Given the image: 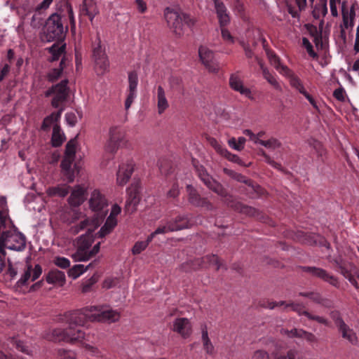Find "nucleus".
<instances>
[{
  "mask_svg": "<svg viewBox=\"0 0 359 359\" xmlns=\"http://www.w3.org/2000/svg\"><path fill=\"white\" fill-rule=\"evenodd\" d=\"M291 306L292 307V310L297 311L300 316H304L306 318H308L309 320H313L317 321L319 323H321V324H323L325 325H329V321L327 320V319L325 318L324 317H322L320 316H316V315H313L306 311H304L302 312L301 309L299 308V306L297 304H292Z\"/></svg>",
  "mask_w": 359,
  "mask_h": 359,
  "instance_id": "nucleus-31",
  "label": "nucleus"
},
{
  "mask_svg": "<svg viewBox=\"0 0 359 359\" xmlns=\"http://www.w3.org/2000/svg\"><path fill=\"white\" fill-rule=\"evenodd\" d=\"M332 318L334 320L335 324L339 328L342 337L348 340L352 344H356L358 338L354 331L344 322L337 313H333Z\"/></svg>",
  "mask_w": 359,
  "mask_h": 359,
  "instance_id": "nucleus-15",
  "label": "nucleus"
},
{
  "mask_svg": "<svg viewBox=\"0 0 359 359\" xmlns=\"http://www.w3.org/2000/svg\"><path fill=\"white\" fill-rule=\"evenodd\" d=\"M202 341L205 351L208 353H211L213 351V346L208 337V330L205 326L202 328Z\"/></svg>",
  "mask_w": 359,
  "mask_h": 359,
  "instance_id": "nucleus-42",
  "label": "nucleus"
},
{
  "mask_svg": "<svg viewBox=\"0 0 359 359\" xmlns=\"http://www.w3.org/2000/svg\"><path fill=\"white\" fill-rule=\"evenodd\" d=\"M95 283V279L93 277H91L86 282L83 283L82 285V292L86 293L90 290L92 285Z\"/></svg>",
  "mask_w": 359,
  "mask_h": 359,
  "instance_id": "nucleus-61",
  "label": "nucleus"
},
{
  "mask_svg": "<svg viewBox=\"0 0 359 359\" xmlns=\"http://www.w3.org/2000/svg\"><path fill=\"white\" fill-rule=\"evenodd\" d=\"M283 76L289 79L290 85L301 94L305 93L306 89L299 78L297 77L288 67H283Z\"/></svg>",
  "mask_w": 359,
  "mask_h": 359,
  "instance_id": "nucleus-26",
  "label": "nucleus"
},
{
  "mask_svg": "<svg viewBox=\"0 0 359 359\" xmlns=\"http://www.w3.org/2000/svg\"><path fill=\"white\" fill-rule=\"evenodd\" d=\"M85 230V234L81 235L74 241L76 251L72 255L74 262H86L94 257L100 250V243H97L92 247L93 243V233L94 231Z\"/></svg>",
  "mask_w": 359,
  "mask_h": 359,
  "instance_id": "nucleus-4",
  "label": "nucleus"
},
{
  "mask_svg": "<svg viewBox=\"0 0 359 359\" xmlns=\"http://www.w3.org/2000/svg\"><path fill=\"white\" fill-rule=\"evenodd\" d=\"M109 137L114 140L121 147L126 145L128 141L126 139L125 132L119 127L114 126L109 130Z\"/></svg>",
  "mask_w": 359,
  "mask_h": 359,
  "instance_id": "nucleus-27",
  "label": "nucleus"
},
{
  "mask_svg": "<svg viewBox=\"0 0 359 359\" xmlns=\"http://www.w3.org/2000/svg\"><path fill=\"white\" fill-rule=\"evenodd\" d=\"M60 15L54 13L51 15L46 21L44 32L46 34L48 41L62 38L65 30Z\"/></svg>",
  "mask_w": 359,
  "mask_h": 359,
  "instance_id": "nucleus-8",
  "label": "nucleus"
},
{
  "mask_svg": "<svg viewBox=\"0 0 359 359\" xmlns=\"http://www.w3.org/2000/svg\"><path fill=\"white\" fill-rule=\"evenodd\" d=\"M87 194V187L83 184H78L74 186L69 197L68 198V203L71 207H79L86 200Z\"/></svg>",
  "mask_w": 359,
  "mask_h": 359,
  "instance_id": "nucleus-14",
  "label": "nucleus"
},
{
  "mask_svg": "<svg viewBox=\"0 0 359 359\" xmlns=\"http://www.w3.org/2000/svg\"><path fill=\"white\" fill-rule=\"evenodd\" d=\"M121 208L118 205L111 207L109 216L107 217L105 224L98 232L100 237H104L109 234L117 224L116 216L121 212Z\"/></svg>",
  "mask_w": 359,
  "mask_h": 359,
  "instance_id": "nucleus-16",
  "label": "nucleus"
},
{
  "mask_svg": "<svg viewBox=\"0 0 359 359\" xmlns=\"http://www.w3.org/2000/svg\"><path fill=\"white\" fill-rule=\"evenodd\" d=\"M232 8L236 15L242 16L244 13L243 4L240 0H234Z\"/></svg>",
  "mask_w": 359,
  "mask_h": 359,
  "instance_id": "nucleus-54",
  "label": "nucleus"
},
{
  "mask_svg": "<svg viewBox=\"0 0 359 359\" xmlns=\"http://www.w3.org/2000/svg\"><path fill=\"white\" fill-rule=\"evenodd\" d=\"M136 9L140 13H144L147 10V3L144 0H135Z\"/></svg>",
  "mask_w": 359,
  "mask_h": 359,
  "instance_id": "nucleus-60",
  "label": "nucleus"
},
{
  "mask_svg": "<svg viewBox=\"0 0 359 359\" xmlns=\"http://www.w3.org/2000/svg\"><path fill=\"white\" fill-rule=\"evenodd\" d=\"M154 100L157 105V111L158 114H163L169 108V102L165 95V90L161 86L156 87V91L153 95Z\"/></svg>",
  "mask_w": 359,
  "mask_h": 359,
  "instance_id": "nucleus-19",
  "label": "nucleus"
},
{
  "mask_svg": "<svg viewBox=\"0 0 359 359\" xmlns=\"http://www.w3.org/2000/svg\"><path fill=\"white\" fill-rule=\"evenodd\" d=\"M252 359H271L270 355L264 350H257L254 352Z\"/></svg>",
  "mask_w": 359,
  "mask_h": 359,
  "instance_id": "nucleus-57",
  "label": "nucleus"
},
{
  "mask_svg": "<svg viewBox=\"0 0 359 359\" xmlns=\"http://www.w3.org/2000/svg\"><path fill=\"white\" fill-rule=\"evenodd\" d=\"M223 156L226 157L229 161L238 163L241 165H245L243 161L236 154H233L230 153L228 150H226V154H224Z\"/></svg>",
  "mask_w": 359,
  "mask_h": 359,
  "instance_id": "nucleus-56",
  "label": "nucleus"
},
{
  "mask_svg": "<svg viewBox=\"0 0 359 359\" xmlns=\"http://www.w3.org/2000/svg\"><path fill=\"white\" fill-rule=\"evenodd\" d=\"M164 17L168 26L179 36L183 35L187 28H192L196 23L195 19L190 15L170 8L165 9Z\"/></svg>",
  "mask_w": 359,
  "mask_h": 359,
  "instance_id": "nucleus-5",
  "label": "nucleus"
},
{
  "mask_svg": "<svg viewBox=\"0 0 359 359\" xmlns=\"http://www.w3.org/2000/svg\"><path fill=\"white\" fill-rule=\"evenodd\" d=\"M135 163L133 161H128L119 165L116 173V183L118 186H124L130 180L134 170Z\"/></svg>",
  "mask_w": 359,
  "mask_h": 359,
  "instance_id": "nucleus-12",
  "label": "nucleus"
},
{
  "mask_svg": "<svg viewBox=\"0 0 359 359\" xmlns=\"http://www.w3.org/2000/svg\"><path fill=\"white\" fill-rule=\"evenodd\" d=\"M302 43H303V46H304V48L306 49L309 55L315 58L317 57V54L314 52L313 49V46L312 44L310 43V41H309L308 39L306 38H303L302 39Z\"/></svg>",
  "mask_w": 359,
  "mask_h": 359,
  "instance_id": "nucleus-55",
  "label": "nucleus"
},
{
  "mask_svg": "<svg viewBox=\"0 0 359 359\" xmlns=\"http://www.w3.org/2000/svg\"><path fill=\"white\" fill-rule=\"evenodd\" d=\"M93 57L97 74H103L108 71L109 62L99 36L96 38L93 45Z\"/></svg>",
  "mask_w": 359,
  "mask_h": 359,
  "instance_id": "nucleus-7",
  "label": "nucleus"
},
{
  "mask_svg": "<svg viewBox=\"0 0 359 359\" xmlns=\"http://www.w3.org/2000/svg\"><path fill=\"white\" fill-rule=\"evenodd\" d=\"M121 146L109 137L104 144V151L107 153L114 154Z\"/></svg>",
  "mask_w": 359,
  "mask_h": 359,
  "instance_id": "nucleus-45",
  "label": "nucleus"
},
{
  "mask_svg": "<svg viewBox=\"0 0 359 359\" xmlns=\"http://www.w3.org/2000/svg\"><path fill=\"white\" fill-rule=\"evenodd\" d=\"M76 151V141L75 140H71L66 145L65 153L64 158H71V160H75V154Z\"/></svg>",
  "mask_w": 359,
  "mask_h": 359,
  "instance_id": "nucleus-39",
  "label": "nucleus"
},
{
  "mask_svg": "<svg viewBox=\"0 0 359 359\" xmlns=\"http://www.w3.org/2000/svg\"><path fill=\"white\" fill-rule=\"evenodd\" d=\"M10 69V65L4 64L1 65L0 70V82L8 74Z\"/></svg>",
  "mask_w": 359,
  "mask_h": 359,
  "instance_id": "nucleus-64",
  "label": "nucleus"
},
{
  "mask_svg": "<svg viewBox=\"0 0 359 359\" xmlns=\"http://www.w3.org/2000/svg\"><path fill=\"white\" fill-rule=\"evenodd\" d=\"M282 332L287 334L289 337H299L304 339L309 343H314L317 341V338L313 333L306 332L302 329H292L290 331L284 330Z\"/></svg>",
  "mask_w": 359,
  "mask_h": 359,
  "instance_id": "nucleus-24",
  "label": "nucleus"
},
{
  "mask_svg": "<svg viewBox=\"0 0 359 359\" xmlns=\"http://www.w3.org/2000/svg\"><path fill=\"white\" fill-rule=\"evenodd\" d=\"M65 140V135L60 128L55 123L53 126L52 144L54 147L60 146Z\"/></svg>",
  "mask_w": 359,
  "mask_h": 359,
  "instance_id": "nucleus-35",
  "label": "nucleus"
},
{
  "mask_svg": "<svg viewBox=\"0 0 359 359\" xmlns=\"http://www.w3.org/2000/svg\"><path fill=\"white\" fill-rule=\"evenodd\" d=\"M246 140L243 137H239L238 140L232 137L228 140L229 147L236 151H241L243 149Z\"/></svg>",
  "mask_w": 359,
  "mask_h": 359,
  "instance_id": "nucleus-41",
  "label": "nucleus"
},
{
  "mask_svg": "<svg viewBox=\"0 0 359 359\" xmlns=\"http://www.w3.org/2000/svg\"><path fill=\"white\" fill-rule=\"evenodd\" d=\"M220 27L227 26L231 22L229 12L222 0H212Z\"/></svg>",
  "mask_w": 359,
  "mask_h": 359,
  "instance_id": "nucleus-18",
  "label": "nucleus"
},
{
  "mask_svg": "<svg viewBox=\"0 0 359 359\" xmlns=\"http://www.w3.org/2000/svg\"><path fill=\"white\" fill-rule=\"evenodd\" d=\"M203 263L205 266H212L216 270L220 269V262L219 258L216 255H209L203 258Z\"/></svg>",
  "mask_w": 359,
  "mask_h": 359,
  "instance_id": "nucleus-40",
  "label": "nucleus"
},
{
  "mask_svg": "<svg viewBox=\"0 0 359 359\" xmlns=\"http://www.w3.org/2000/svg\"><path fill=\"white\" fill-rule=\"evenodd\" d=\"M63 111V108H60L57 112L52 113L50 116H47L43 122L42 128L46 129L49 128L52 124L57 122L60 118L61 114Z\"/></svg>",
  "mask_w": 359,
  "mask_h": 359,
  "instance_id": "nucleus-36",
  "label": "nucleus"
},
{
  "mask_svg": "<svg viewBox=\"0 0 359 359\" xmlns=\"http://www.w3.org/2000/svg\"><path fill=\"white\" fill-rule=\"evenodd\" d=\"M61 173L65 180L69 183L74 182L75 178V173L74 169L72 167L61 170Z\"/></svg>",
  "mask_w": 359,
  "mask_h": 359,
  "instance_id": "nucleus-48",
  "label": "nucleus"
},
{
  "mask_svg": "<svg viewBox=\"0 0 359 359\" xmlns=\"http://www.w3.org/2000/svg\"><path fill=\"white\" fill-rule=\"evenodd\" d=\"M266 55L269 60L270 64L283 75V67H287L280 62V58L272 51L266 50Z\"/></svg>",
  "mask_w": 359,
  "mask_h": 359,
  "instance_id": "nucleus-34",
  "label": "nucleus"
},
{
  "mask_svg": "<svg viewBox=\"0 0 359 359\" xmlns=\"http://www.w3.org/2000/svg\"><path fill=\"white\" fill-rule=\"evenodd\" d=\"M31 271L32 281L36 280L42 273V269L39 264L36 265L34 269L31 268Z\"/></svg>",
  "mask_w": 359,
  "mask_h": 359,
  "instance_id": "nucleus-63",
  "label": "nucleus"
},
{
  "mask_svg": "<svg viewBox=\"0 0 359 359\" xmlns=\"http://www.w3.org/2000/svg\"><path fill=\"white\" fill-rule=\"evenodd\" d=\"M187 189L189 194V201L192 205L212 209V205L206 198H201L191 185H187Z\"/></svg>",
  "mask_w": 359,
  "mask_h": 359,
  "instance_id": "nucleus-22",
  "label": "nucleus"
},
{
  "mask_svg": "<svg viewBox=\"0 0 359 359\" xmlns=\"http://www.w3.org/2000/svg\"><path fill=\"white\" fill-rule=\"evenodd\" d=\"M327 13V7L326 3H323L315 6L313 11V15L316 19H320L325 17Z\"/></svg>",
  "mask_w": 359,
  "mask_h": 359,
  "instance_id": "nucleus-43",
  "label": "nucleus"
},
{
  "mask_svg": "<svg viewBox=\"0 0 359 359\" xmlns=\"http://www.w3.org/2000/svg\"><path fill=\"white\" fill-rule=\"evenodd\" d=\"M67 81L64 80L61 83L53 86L46 93V96L48 97L53 95L51 104L55 108H59L65 101L67 95L68 89L67 87Z\"/></svg>",
  "mask_w": 359,
  "mask_h": 359,
  "instance_id": "nucleus-9",
  "label": "nucleus"
},
{
  "mask_svg": "<svg viewBox=\"0 0 359 359\" xmlns=\"http://www.w3.org/2000/svg\"><path fill=\"white\" fill-rule=\"evenodd\" d=\"M31 274V266H28L27 269L25 271L24 275L19 280L18 283L21 285H25L29 279L32 280Z\"/></svg>",
  "mask_w": 359,
  "mask_h": 359,
  "instance_id": "nucleus-58",
  "label": "nucleus"
},
{
  "mask_svg": "<svg viewBox=\"0 0 359 359\" xmlns=\"http://www.w3.org/2000/svg\"><path fill=\"white\" fill-rule=\"evenodd\" d=\"M221 35L224 41L228 44H232L234 43V38L232 36L230 32L225 28V27H220Z\"/></svg>",
  "mask_w": 359,
  "mask_h": 359,
  "instance_id": "nucleus-51",
  "label": "nucleus"
},
{
  "mask_svg": "<svg viewBox=\"0 0 359 359\" xmlns=\"http://www.w3.org/2000/svg\"><path fill=\"white\" fill-rule=\"evenodd\" d=\"M87 318L90 322L112 323L119 320L121 311L107 304L90 306L83 308Z\"/></svg>",
  "mask_w": 359,
  "mask_h": 359,
  "instance_id": "nucleus-6",
  "label": "nucleus"
},
{
  "mask_svg": "<svg viewBox=\"0 0 359 359\" xmlns=\"http://www.w3.org/2000/svg\"><path fill=\"white\" fill-rule=\"evenodd\" d=\"M81 12V14L87 15L93 23V19L99 13L97 3L94 0H83Z\"/></svg>",
  "mask_w": 359,
  "mask_h": 359,
  "instance_id": "nucleus-23",
  "label": "nucleus"
},
{
  "mask_svg": "<svg viewBox=\"0 0 359 359\" xmlns=\"http://www.w3.org/2000/svg\"><path fill=\"white\" fill-rule=\"evenodd\" d=\"M53 262L57 267H60L63 269L69 268L71 264L69 259L60 256L55 257L53 259Z\"/></svg>",
  "mask_w": 359,
  "mask_h": 359,
  "instance_id": "nucleus-44",
  "label": "nucleus"
},
{
  "mask_svg": "<svg viewBox=\"0 0 359 359\" xmlns=\"http://www.w3.org/2000/svg\"><path fill=\"white\" fill-rule=\"evenodd\" d=\"M26 247V238L18 231L8 216L6 198L0 197V252L8 249L22 251Z\"/></svg>",
  "mask_w": 359,
  "mask_h": 359,
  "instance_id": "nucleus-1",
  "label": "nucleus"
},
{
  "mask_svg": "<svg viewBox=\"0 0 359 359\" xmlns=\"http://www.w3.org/2000/svg\"><path fill=\"white\" fill-rule=\"evenodd\" d=\"M16 348L20 350V351L26 353V354H30L31 351L29 348V346L25 344L23 341H16Z\"/></svg>",
  "mask_w": 359,
  "mask_h": 359,
  "instance_id": "nucleus-62",
  "label": "nucleus"
},
{
  "mask_svg": "<svg viewBox=\"0 0 359 359\" xmlns=\"http://www.w3.org/2000/svg\"><path fill=\"white\" fill-rule=\"evenodd\" d=\"M65 50V44H53L49 51L52 55L51 61L57 60L60 55L64 53Z\"/></svg>",
  "mask_w": 359,
  "mask_h": 359,
  "instance_id": "nucleus-38",
  "label": "nucleus"
},
{
  "mask_svg": "<svg viewBox=\"0 0 359 359\" xmlns=\"http://www.w3.org/2000/svg\"><path fill=\"white\" fill-rule=\"evenodd\" d=\"M70 187L66 184H57L46 189V194L49 196H58L65 198L69 193Z\"/></svg>",
  "mask_w": 359,
  "mask_h": 359,
  "instance_id": "nucleus-28",
  "label": "nucleus"
},
{
  "mask_svg": "<svg viewBox=\"0 0 359 359\" xmlns=\"http://www.w3.org/2000/svg\"><path fill=\"white\" fill-rule=\"evenodd\" d=\"M138 83L137 74L135 72L128 74V89L125 102V108L128 110L137 97V88Z\"/></svg>",
  "mask_w": 359,
  "mask_h": 359,
  "instance_id": "nucleus-17",
  "label": "nucleus"
},
{
  "mask_svg": "<svg viewBox=\"0 0 359 359\" xmlns=\"http://www.w3.org/2000/svg\"><path fill=\"white\" fill-rule=\"evenodd\" d=\"M63 60L61 61L60 66L58 68L53 69L49 74H48V79L51 81H54L55 80L57 79L59 76L61 75L63 67Z\"/></svg>",
  "mask_w": 359,
  "mask_h": 359,
  "instance_id": "nucleus-49",
  "label": "nucleus"
},
{
  "mask_svg": "<svg viewBox=\"0 0 359 359\" xmlns=\"http://www.w3.org/2000/svg\"><path fill=\"white\" fill-rule=\"evenodd\" d=\"M147 246V243H145L144 241H137L132 248V253L133 255H139L144 251Z\"/></svg>",
  "mask_w": 359,
  "mask_h": 359,
  "instance_id": "nucleus-50",
  "label": "nucleus"
},
{
  "mask_svg": "<svg viewBox=\"0 0 359 359\" xmlns=\"http://www.w3.org/2000/svg\"><path fill=\"white\" fill-rule=\"evenodd\" d=\"M260 145L270 149H275L280 147V143L279 141L273 137L269 139L268 140H262Z\"/></svg>",
  "mask_w": 359,
  "mask_h": 359,
  "instance_id": "nucleus-47",
  "label": "nucleus"
},
{
  "mask_svg": "<svg viewBox=\"0 0 359 359\" xmlns=\"http://www.w3.org/2000/svg\"><path fill=\"white\" fill-rule=\"evenodd\" d=\"M65 274L59 270H53L48 274L46 281L50 284H57L62 286L65 283Z\"/></svg>",
  "mask_w": 359,
  "mask_h": 359,
  "instance_id": "nucleus-30",
  "label": "nucleus"
},
{
  "mask_svg": "<svg viewBox=\"0 0 359 359\" xmlns=\"http://www.w3.org/2000/svg\"><path fill=\"white\" fill-rule=\"evenodd\" d=\"M306 271L310 272L313 276L318 277L322 280L329 283L333 286H338L337 279L332 275H330L326 271L316 267H307Z\"/></svg>",
  "mask_w": 359,
  "mask_h": 359,
  "instance_id": "nucleus-25",
  "label": "nucleus"
},
{
  "mask_svg": "<svg viewBox=\"0 0 359 359\" xmlns=\"http://www.w3.org/2000/svg\"><path fill=\"white\" fill-rule=\"evenodd\" d=\"M210 144L220 155L223 156L224 154H226L227 149L225 147H224L219 142H218L215 139H210Z\"/></svg>",
  "mask_w": 359,
  "mask_h": 359,
  "instance_id": "nucleus-52",
  "label": "nucleus"
},
{
  "mask_svg": "<svg viewBox=\"0 0 359 359\" xmlns=\"http://www.w3.org/2000/svg\"><path fill=\"white\" fill-rule=\"evenodd\" d=\"M187 228L186 222L182 224L174 226L168 222L165 225L158 226L154 231L156 234L167 233L168 232L179 231Z\"/></svg>",
  "mask_w": 359,
  "mask_h": 359,
  "instance_id": "nucleus-32",
  "label": "nucleus"
},
{
  "mask_svg": "<svg viewBox=\"0 0 359 359\" xmlns=\"http://www.w3.org/2000/svg\"><path fill=\"white\" fill-rule=\"evenodd\" d=\"M172 330L184 338L189 337L191 332V326L189 319L186 318H176L173 322Z\"/></svg>",
  "mask_w": 359,
  "mask_h": 359,
  "instance_id": "nucleus-20",
  "label": "nucleus"
},
{
  "mask_svg": "<svg viewBox=\"0 0 359 359\" xmlns=\"http://www.w3.org/2000/svg\"><path fill=\"white\" fill-rule=\"evenodd\" d=\"M91 265V263L86 266L83 264H76L69 269L67 272L68 276L74 280L76 279L84 273Z\"/></svg>",
  "mask_w": 359,
  "mask_h": 359,
  "instance_id": "nucleus-33",
  "label": "nucleus"
},
{
  "mask_svg": "<svg viewBox=\"0 0 359 359\" xmlns=\"http://www.w3.org/2000/svg\"><path fill=\"white\" fill-rule=\"evenodd\" d=\"M305 240H306V242L310 245H312V244L316 245L318 243L320 245L327 246V248L329 247L328 245H327L326 241L319 235H314L312 236H309L306 237V238Z\"/></svg>",
  "mask_w": 359,
  "mask_h": 359,
  "instance_id": "nucleus-46",
  "label": "nucleus"
},
{
  "mask_svg": "<svg viewBox=\"0 0 359 359\" xmlns=\"http://www.w3.org/2000/svg\"><path fill=\"white\" fill-rule=\"evenodd\" d=\"M230 87L235 91L239 93L241 95L250 99L254 100V94L251 89L245 86L243 80L238 74H232L229 78Z\"/></svg>",
  "mask_w": 359,
  "mask_h": 359,
  "instance_id": "nucleus-13",
  "label": "nucleus"
},
{
  "mask_svg": "<svg viewBox=\"0 0 359 359\" xmlns=\"http://www.w3.org/2000/svg\"><path fill=\"white\" fill-rule=\"evenodd\" d=\"M200 60L210 72L216 73L219 69V65L215 58L212 50L206 46H201L198 49Z\"/></svg>",
  "mask_w": 359,
  "mask_h": 359,
  "instance_id": "nucleus-11",
  "label": "nucleus"
},
{
  "mask_svg": "<svg viewBox=\"0 0 359 359\" xmlns=\"http://www.w3.org/2000/svg\"><path fill=\"white\" fill-rule=\"evenodd\" d=\"M67 123L70 126H74L77 122V116L74 112H68L65 114Z\"/></svg>",
  "mask_w": 359,
  "mask_h": 359,
  "instance_id": "nucleus-59",
  "label": "nucleus"
},
{
  "mask_svg": "<svg viewBox=\"0 0 359 359\" xmlns=\"http://www.w3.org/2000/svg\"><path fill=\"white\" fill-rule=\"evenodd\" d=\"M260 68L262 70V74L264 78L268 81L269 83H270L274 89L279 92L283 91L282 86L280 82L277 79V78L273 75L270 72L264 67L263 64L258 61Z\"/></svg>",
  "mask_w": 359,
  "mask_h": 359,
  "instance_id": "nucleus-29",
  "label": "nucleus"
},
{
  "mask_svg": "<svg viewBox=\"0 0 359 359\" xmlns=\"http://www.w3.org/2000/svg\"><path fill=\"white\" fill-rule=\"evenodd\" d=\"M63 322L67 325V328H56L53 330V336L56 340L70 344L80 343L85 339L86 334L82 330L87 321L83 309L67 312L64 315Z\"/></svg>",
  "mask_w": 359,
  "mask_h": 359,
  "instance_id": "nucleus-2",
  "label": "nucleus"
},
{
  "mask_svg": "<svg viewBox=\"0 0 359 359\" xmlns=\"http://www.w3.org/2000/svg\"><path fill=\"white\" fill-rule=\"evenodd\" d=\"M199 176L201 180L210 189L212 190L214 192H215L222 197H226L227 196L226 192L222 187V186L216 181H215L205 172L203 171L199 174Z\"/></svg>",
  "mask_w": 359,
  "mask_h": 359,
  "instance_id": "nucleus-21",
  "label": "nucleus"
},
{
  "mask_svg": "<svg viewBox=\"0 0 359 359\" xmlns=\"http://www.w3.org/2000/svg\"><path fill=\"white\" fill-rule=\"evenodd\" d=\"M273 359H303L298 356V353L295 350H290L286 355H276Z\"/></svg>",
  "mask_w": 359,
  "mask_h": 359,
  "instance_id": "nucleus-53",
  "label": "nucleus"
},
{
  "mask_svg": "<svg viewBox=\"0 0 359 359\" xmlns=\"http://www.w3.org/2000/svg\"><path fill=\"white\" fill-rule=\"evenodd\" d=\"M358 4L354 0H346L341 4V13L343 17V27L346 29L352 28L354 25L355 11L358 9Z\"/></svg>",
  "mask_w": 359,
  "mask_h": 359,
  "instance_id": "nucleus-10",
  "label": "nucleus"
},
{
  "mask_svg": "<svg viewBox=\"0 0 359 359\" xmlns=\"http://www.w3.org/2000/svg\"><path fill=\"white\" fill-rule=\"evenodd\" d=\"M89 208L94 212L93 216L88 217L79 224L72 226L69 231L72 234L79 233L81 229L95 231L102 222L107 208V201L105 196L98 189L91 191L88 201Z\"/></svg>",
  "mask_w": 359,
  "mask_h": 359,
  "instance_id": "nucleus-3",
  "label": "nucleus"
},
{
  "mask_svg": "<svg viewBox=\"0 0 359 359\" xmlns=\"http://www.w3.org/2000/svg\"><path fill=\"white\" fill-rule=\"evenodd\" d=\"M224 171L226 174H227L229 176H230L233 179H234L238 182H243V183L248 184L249 187H251L252 189L256 190L255 187L253 185H252L250 180H248L245 177L243 176L241 174L237 173V172H234L233 170H229L227 168H224Z\"/></svg>",
  "mask_w": 359,
  "mask_h": 359,
  "instance_id": "nucleus-37",
  "label": "nucleus"
}]
</instances>
